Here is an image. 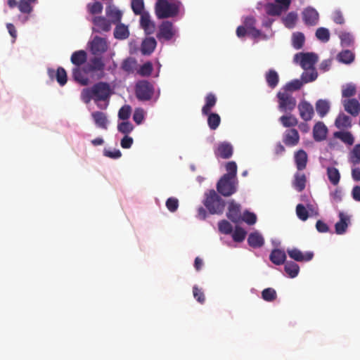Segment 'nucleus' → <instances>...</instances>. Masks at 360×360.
<instances>
[{
    "mask_svg": "<svg viewBox=\"0 0 360 360\" xmlns=\"http://www.w3.org/2000/svg\"><path fill=\"white\" fill-rule=\"evenodd\" d=\"M114 94L113 88L105 82H98L92 86L84 88L81 91L82 101L88 104L91 100L101 109L107 108L110 98Z\"/></svg>",
    "mask_w": 360,
    "mask_h": 360,
    "instance_id": "nucleus-1",
    "label": "nucleus"
},
{
    "mask_svg": "<svg viewBox=\"0 0 360 360\" xmlns=\"http://www.w3.org/2000/svg\"><path fill=\"white\" fill-rule=\"evenodd\" d=\"M203 205L211 214H221L225 208L224 200L214 189L209 190L205 193Z\"/></svg>",
    "mask_w": 360,
    "mask_h": 360,
    "instance_id": "nucleus-2",
    "label": "nucleus"
},
{
    "mask_svg": "<svg viewBox=\"0 0 360 360\" xmlns=\"http://www.w3.org/2000/svg\"><path fill=\"white\" fill-rule=\"evenodd\" d=\"M181 6L180 1L170 3L167 0H158L155 7V15L158 19L174 18L179 14Z\"/></svg>",
    "mask_w": 360,
    "mask_h": 360,
    "instance_id": "nucleus-3",
    "label": "nucleus"
},
{
    "mask_svg": "<svg viewBox=\"0 0 360 360\" xmlns=\"http://www.w3.org/2000/svg\"><path fill=\"white\" fill-rule=\"evenodd\" d=\"M217 191L224 197H229L234 194L238 189V180L236 178L228 177L223 175L217 184Z\"/></svg>",
    "mask_w": 360,
    "mask_h": 360,
    "instance_id": "nucleus-4",
    "label": "nucleus"
},
{
    "mask_svg": "<svg viewBox=\"0 0 360 360\" xmlns=\"http://www.w3.org/2000/svg\"><path fill=\"white\" fill-rule=\"evenodd\" d=\"M135 93L139 101H149L154 94L153 85L146 80L139 81L136 84Z\"/></svg>",
    "mask_w": 360,
    "mask_h": 360,
    "instance_id": "nucleus-5",
    "label": "nucleus"
},
{
    "mask_svg": "<svg viewBox=\"0 0 360 360\" xmlns=\"http://www.w3.org/2000/svg\"><path fill=\"white\" fill-rule=\"evenodd\" d=\"M278 99V108L282 112H291L296 107L295 98L288 92L278 91L277 94Z\"/></svg>",
    "mask_w": 360,
    "mask_h": 360,
    "instance_id": "nucleus-6",
    "label": "nucleus"
},
{
    "mask_svg": "<svg viewBox=\"0 0 360 360\" xmlns=\"http://www.w3.org/2000/svg\"><path fill=\"white\" fill-rule=\"evenodd\" d=\"M294 61L299 63L304 70L316 69L314 65L318 61V56L314 53H299L295 55Z\"/></svg>",
    "mask_w": 360,
    "mask_h": 360,
    "instance_id": "nucleus-7",
    "label": "nucleus"
},
{
    "mask_svg": "<svg viewBox=\"0 0 360 360\" xmlns=\"http://www.w3.org/2000/svg\"><path fill=\"white\" fill-rule=\"evenodd\" d=\"M176 34L177 29L174 27V24L170 21L165 20L159 25L157 37L159 40L170 41Z\"/></svg>",
    "mask_w": 360,
    "mask_h": 360,
    "instance_id": "nucleus-8",
    "label": "nucleus"
},
{
    "mask_svg": "<svg viewBox=\"0 0 360 360\" xmlns=\"http://www.w3.org/2000/svg\"><path fill=\"white\" fill-rule=\"evenodd\" d=\"M92 22L95 27L94 32L101 33L108 32L112 28L111 22L104 16H95L92 18Z\"/></svg>",
    "mask_w": 360,
    "mask_h": 360,
    "instance_id": "nucleus-9",
    "label": "nucleus"
},
{
    "mask_svg": "<svg viewBox=\"0 0 360 360\" xmlns=\"http://www.w3.org/2000/svg\"><path fill=\"white\" fill-rule=\"evenodd\" d=\"M287 253L292 259L299 262H309L314 257L313 252L309 251L304 253L295 248L291 249L288 248L287 250Z\"/></svg>",
    "mask_w": 360,
    "mask_h": 360,
    "instance_id": "nucleus-10",
    "label": "nucleus"
},
{
    "mask_svg": "<svg viewBox=\"0 0 360 360\" xmlns=\"http://www.w3.org/2000/svg\"><path fill=\"white\" fill-rule=\"evenodd\" d=\"M91 51L94 55H98L105 53L108 48L105 39L96 36L90 43Z\"/></svg>",
    "mask_w": 360,
    "mask_h": 360,
    "instance_id": "nucleus-11",
    "label": "nucleus"
},
{
    "mask_svg": "<svg viewBox=\"0 0 360 360\" xmlns=\"http://www.w3.org/2000/svg\"><path fill=\"white\" fill-rule=\"evenodd\" d=\"M140 27L147 35L152 34L155 31V24L151 20L148 12H144L140 17Z\"/></svg>",
    "mask_w": 360,
    "mask_h": 360,
    "instance_id": "nucleus-12",
    "label": "nucleus"
},
{
    "mask_svg": "<svg viewBox=\"0 0 360 360\" xmlns=\"http://www.w3.org/2000/svg\"><path fill=\"white\" fill-rule=\"evenodd\" d=\"M226 216L233 223L237 224L241 221L240 205L234 200L230 201Z\"/></svg>",
    "mask_w": 360,
    "mask_h": 360,
    "instance_id": "nucleus-13",
    "label": "nucleus"
},
{
    "mask_svg": "<svg viewBox=\"0 0 360 360\" xmlns=\"http://www.w3.org/2000/svg\"><path fill=\"white\" fill-rule=\"evenodd\" d=\"M342 104L345 110L354 117L360 113V103L356 98H348L342 100Z\"/></svg>",
    "mask_w": 360,
    "mask_h": 360,
    "instance_id": "nucleus-14",
    "label": "nucleus"
},
{
    "mask_svg": "<svg viewBox=\"0 0 360 360\" xmlns=\"http://www.w3.org/2000/svg\"><path fill=\"white\" fill-rule=\"evenodd\" d=\"M319 13L311 7L305 8L302 12V18L304 23L308 26H314L319 22Z\"/></svg>",
    "mask_w": 360,
    "mask_h": 360,
    "instance_id": "nucleus-15",
    "label": "nucleus"
},
{
    "mask_svg": "<svg viewBox=\"0 0 360 360\" xmlns=\"http://www.w3.org/2000/svg\"><path fill=\"white\" fill-rule=\"evenodd\" d=\"M105 14L112 25L121 22L122 13L113 4H110L106 7Z\"/></svg>",
    "mask_w": 360,
    "mask_h": 360,
    "instance_id": "nucleus-16",
    "label": "nucleus"
},
{
    "mask_svg": "<svg viewBox=\"0 0 360 360\" xmlns=\"http://www.w3.org/2000/svg\"><path fill=\"white\" fill-rule=\"evenodd\" d=\"M300 115L304 121H309L312 119L314 111L313 106L307 101H301L298 105Z\"/></svg>",
    "mask_w": 360,
    "mask_h": 360,
    "instance_id": "nucleus-17",
    "label": "nucleus"
},
{
    "mask_svg": "<svg viewBox=\"0 0 360 360\" xmlns=\"http://www.w3.org/2000/svg\"><path fill=\"white\" fill-rule=\"evenodd\" d=\"M340 220L335 224V233L338 235L345 233L347 231L350 217L342 212H339Z\"/></svg>",
    "mask_w": 360,
    "mask_h": 360,
    "instance_id": "nucleus-18",
    "label": "nucleus"
},
{
    "mask_svg": "<svg viewBox=\"0 0 360 360\" xmlns=\"http://www.w3.org/2000/svg\"><path fill=\"white\" fill-rule=\"evenodd\" d=\"M48 75L50 78L53 79V77H56L58 83L60 86H64L67 83L68 77H67V72L65 70L62 68L59 67L58 68L57 70L55 71L52 69L48 70Z\"/></svg>",
    "mask_w": 360,
    "mask_h": 360,
    "instance_id": "nucleus-19",
    "label": "nucleus"
},
{
    "mask_svg": "<svg viewBox=\"0 0 360 360\" xmlns=\"http://www.w3.org/2000/svg\"><path fill=\"white\" fill-rule=\"evenodd\" d=\"M72 75L75 81L82 86L89 84V79L87 74L84 73L82 67H75L72 70Z\"/></svg>",
    "mask_w": 360,
    "mask_h": 360,
    "instance_id": "nucleus-20",
    "label": "nucleus"
},
{
    "mask_svg": "<svg viewBox=\"0 0 360 360\" xmlns=\"http://www.w3.org/2000/svg\"><path fill=\"white\" fill-rule=\"evenodd\" d=\"M233 146L230 143H220L216 150L215 155L220 158H230L233 155Z\"/></svg>",
    "mask_w": 360,
    "mask_h": 360,
    "instance_id": "nucleus-21",
    "label": "nucleus"
},
{
    "mask_svg": "<svg viewBox=\"0 0 360 360\" xmlns=\"http://www.w3.org/2000/svg\"><path fill=\"white\" fill-rule=\"evenodd\" d=\"M328 129L326 125L321 122H317L313 129V136L315 141H321L326 138Z\"/></svg>",
    "mask_w": 360,
    "mask_h": 360,
    "instance_id": "nucleus-22",
    "label": "nucleus"
},
{
    "mask_svg": "<svg viewBox=\"0 0 360 360\" xmlns=\"http://www.w3.org/2000/svg\"><path fill=\"white\" fill-rule=\"evenodd\" d=\"M91 117L98 127L104 129L108 128V120L105 113L101 111H95L91 113Z\"/></svg>",
    "mask_w": 360,
    "mask_h": 360,
    "instance_id": "nucleus-23",
    "label": "nucleus"
},
{
    "mask_svg": "<svg viewBox=\"0 0 360 360\" xmlns=\"http://www.w3.org/2000/svg\"><path fill=\"white\" fill-rule=\"evenodd\" d=\"M86 60L87 53L84 50L73 52L70 57V61L75 67H81L86 62Z\"/></svg>",
    "mask_w": 360,
    "mask_h": 360,
    "instance_id": "nucleus-24",
    "label": "nucleus"
},
{
    "mask_svg": "<svg viewBox=\"0 0 360 360\" xmlns=\"http://www.w3.org/2000/svg\"><path fill=\"white\" fill-rule=\"evenodd\" d=\"M269 259L276 265L283 264L286 259L285 252L281 249H274L269 255Z\"/></svg>",
    "mask_w": 360,
    "mask_h": 360,
    "instance_id": "nucleus-25",
    "label": "nucleus"
},
{
    "mask_svg": "<svg viewBox=\"0 0 360 360\" xmlns=\"http://www.w3.org/2000/svg\"><path fill=\"white\" fill-rule=\"evenodd\" d=\"M284 142L288 146H295L300 140V136L297 130L290 129L285 131L284 134Z\"/></svg>",
    "mask_w": 360,
    "mask_h": 360,
    "instance_id": "nucleus-26",
    "label": "nucleus"
},
{
    "mask_svg": "<svg viewBox=\"0 0 360 360\" xmlns=\"http://www.w3.org/2000/svg\"><path fill=\"white\" fill-rule=\"evenodd\" d=\"M157 46V41L154 37L146 38L141 44V52L143 55L151 54Z\"/></svg>",
    "mask_w": 360,
    "mask_h": 360,
    "instance_id": "nucleus-27",
    "label": "nucleus"
},
{
    "mask_svg": "<svg viewBox=\"0 0 360 360\" xmlns=\"http://www.w3.org/2000/svg\"><path fill=\"white\" fill-rule=\"evenodd\" d=\"M114 30V37L119 40H124L129 37V30L127 25L121 22L115 25Z\"/></svg>",
    "mask_w": 360,
    "mask_h": 360,
    "instance_id": "nucleus-28",
    "label": "nucleus"
},
{
    "mask_svg": "<svg viewBox=\"0 0 360 360\" xmlns=\"http://www.w3.org/2000/svg\"><path fill=\"white\" fill-rule=\"evenodd\" d=\"M335 127L338 129H347L352 127V120L349 116L340 113L335 121Z\"/></svg>",
    "mask_w": 360,
    "mask_h": 360,
    "instance_id": "nucleus-29",
    "label": "nucleus"
},
{
    "mask_svg": "<svg viewBox=\"0 0 360 360\" xmlns=\"http://www.w3.org/2000/svg\"><path fill=\"white\" fill-rule=\"evenodd\" d=\"M205 103L202 108V114L207 115L211 112L212 109L217 103V97L212 93H209L205 98Z\"/></svg>",
    "mask_w": 360,
    "mask_h": 360,
    "instance_id": "nucleus-30",
    "label": "nucleus"
},
{
    "mask_svg": "<svg viewBox=\"0 0 360 360\" xmlns=\"http://www.w3.org/2000/svg\"><path fill=\"white\" fill-rule=\"evenodd\" d=\"M264 238L258 232L251 233L248 238L249 245L254 248L262 247L264 245Z\"/></svg>",
    "mask_w": 360,
    "mask_h": 360,
    "instance_id": "nucleus-31",
    "label": "nucleus"
},
{
    "mask_svg": "<svg viewBox=\"0 0 360 360\" xmlns=\"http://www.w3.org/2000/svg\"><path fill=\"white\" fill-rule=\"evenodd\" d=\"M307 178L304 174L295 173L292 186L298 192L302 191L306 186Z\"/></svg>",
    "mask_w": 360,
    "mask_h": 360,
    "instance_id": "nucleus-32",
    "label": "nucleus"
},
{
    "mask_svg": "<svg viewBox=\"0 0 360 360\" xmlns=\"http://www.w3.org/2000/svg\"><path fill=\"white\" fill-rule=\"evenodd\" d=\"M284 270L290 278H295L300 271V266L292 261H287L285 263Z\"/></svg>",
    "mask_w": 360,
    "mask_h": 360,
    "instance_id": "nucleus-33",
    "label": "nucleus"
},
{
    "mask_svg": "<svg viewBox=\"0 0 360 360\" xmlns=\"http://www.w3.org/2000/svg\"><path fill=\"white\" fill-rule=\"evenodd\" d=\"M265 79L267 85L271 89H274L279 82V76L277 72L274 70H269L265 75Z\"/></svg>",
    "mask_w": 360,
    "mask_h": 360,
    "instance_id": "nucleus-34",
    "label": "nucleus"
},
{
    "mask_svg": "<svg viewBox=\"0 0 360 360\" xmlns=\"http://www.w3.org/2000/svg\"><path fill=\"white\" fill-rule=\"evenodd\" d=\"M207 116V124L210 129L216 130L220 123H221V117L216 112H210L209 114L205 115Z\"/></svg>",
    "mask_w": 360,
    "mask_h": 360,
    "instance_id": "nucleus-35",
    "label": "nucleus"
},
{
    "mask_svg": "<svg viewBox=\"0 0 360 360\" xmlns=\"http://www.w3.org/2000/svg\"><path fill=\"white\" fill-rule=\"evenodd\" d=\"M316 110L321 117H323L330 110V103L326 100L320 99L316 103Z\"/></svg>",
    "mask_w": 360,
    "mask_h": 360,
    "instance_id": "nucleus-36",
    "label": "nucleus"
},
{
    "mask_svg": "<svg viewBox=\"0 0 360 360\" xmlns=\"http://www.w3.org/2000/svg\"><path fill=\"white\" fill-rule=\"evenodd\" d=\"M327 176L330 182L334 186H336L339 184L340 179V174L337 168L334 167H328Z\"/></svg>",
    "mask_w": 360,
    "mask_h": 360,
    "instance_id": "nucleus-37",
    "label": "nucleus"
},
{
    "mask_svg": "<svg viewBox=\"0 0 360 360\" xmlns=\"http://www.w3.org/2000/svg\"><path fill=\"white\" fill-rule=\"evenodd\" d=\"M356 93V86L353 83H348L342 86V96L345 99L350 98Z\"/></svg>",
    "mask_w": 360,
    "mask_h": 360,
    "instance_id": "nucleus-38",
    "label": "nucleus"
},
{
    "mask_svg": "<svg viewBox=\"0 0 360 360\" xmlns=\"http://www.w3.org/2000/svg\"><path fill=\"white\" fill-rule=\"evenodd\" d=\"M318 77V73L316 69H308L304 70V72H302L301 75V79L303 83L307 84L309 82H314L316 79Z\"/></svg>",
    "mask_w": 360,
    "mask_h": 360,
    "instance_id": "nucleus-39",
    "label": "nucleus"
},
{
    "mask_svg": "<svg viewBox=\"0 0 360 360\" xmlns=\"http://www.w3.org/2000/svg\"><path fill=\"white\" fill-rule=\"evenodd\" d=\"M335 136L349 146L354 142V138L349 131H338L335 133Z\"/></svg>",
    "mask_w": 360,
    "mask_h": 360,
    "instance_id": "nucleus-40",
    "label": "nucleus"
},
{
    "mask_svg": "<svg viewBox=\"0 0 360 360\" xmlns=\"http://www.w3.org/2000/svg\"><path fill=\"white\" fill-rule=\"evenodd\" d=\"M279 121L285 127H295L298 123L297 119L291 114L281 116Z\"/></svg>",
    "mask_w": 360,
    "mask_h": 360,
    "instance_id": "nucleus-41",
    "label": "nucleus"
},
{
    "mask_svg": "<svg viewBox=\"0 0 360 360\" xmlns=\"http://www.w3.org/2000/svg\"><path fill=\"white\" fill-rule=\"evenodd\" d=\"M305 41V37L303 33L296 32L294 33L292 38V44L295 49H300L302 48Z\"/></svg>",
    "mask_w": 360,
    "mask_h": 360,
    "instance_id": "nucleus-42",
    "label": "nucleus"
},
{
    "mask_svg": "<svg viewBox=\"0 0 360 360\" xmlns=\"http://www.w3.org/2000/svg\"><path fill=\"white\" fill-rule=\"evenodd\" d=\"M303 82L300 79H293L289 82H288L284 88H283V91H286V92H288L289 91H297V90H299L302 88V85H303Z\"/></svg>",
    "mask_w": 360,
    "mask_h": 360,
    "instance_id": "nucleus-43",
    "label": "nucleus"
},
{
    "mask_svg": "<svg viewBox=\"0 0 360 360\" xmlns=\"http://www.w3.org/2000/svg\"><path fill=\"white\" fill-rule=\"evenodd\" d=\"M339 60L345 64H349L354 60V54L349 50L341 51L338 54Z\"/></svg>",
    "mask_w": 360,
    "mask_h": 360,
    "instance_id": "nucleus-44",
    "label": "nucleus"
},
{
    "mask_svg": "<svg viewBox=\"0 0 360 360\" xmlns=\"http://www.w3.org/2000/svg\"><path fill=\"white\" fill-rule=\"evenodd\" d=\"M89 63L95 72H103L105 64L101 57H94L90 59Z\"/></svg>",
    "mask_w": 360,
    "mask_h": 360,
    "instance_id": "nucleus-45",
    "label": "nucleus"
},
{
    "mask_svg": "<svg viewBox=\"0 0 360 360\" xmlns=\"http://www.w3.org/2000/svg\"><path fill=\"white\" fill-rule=\"evenodd\" d=\"M276 292L274 288H268L262 292V297L266 302H272L276 299Z\"/></svg>",
    "mask_w": 360,
    "mask_h": 360,
    "instance_id": "nucleus-46",
    "label": "nucleus"
},
{
    "mask_svg": "<svg viewBox=\"0 0 360 360\" xmlns=\"http://www.w3.org/2000/svg\"><path fill=\"white\" fill-rule=\"evenodd\" d=\"M316 37L323 42H328L330 39V32L325 27H319L316 31Z\"/></svg>",
    "mask_w": 360,
    "mask_h": 360,
    "instance_id": "nucleus-47",
    "label": "nucleus"
},
{
    "mask_svg": "<svg viewBox=\"0 0 360 360\" xmlns=\"http://www.w3.org/2000/svg\"><path fill=\"white\" fill-rule=\"evenodd\" d=\"M283 11L282 6L278 4H269L266 7V13L269 15H279Z\"/></svg>",
    "mask_w": 360,
    "mask_h": 360,
    "instance_id": "nucleus-48",
    "label": "nucleus"
},
{
    "mask_svg": "<svg viewBox=\"0 0 360 360\" xmlns=\"http://www.w3.org/2000/svg\"><path fill=\"white\" fill-rule=\"evenodd\" d=\"M133 129V124L127 120H124L117 125V130L125 135L129 134Z\"/></svg>",
    "mask_w": 360,
    "mask_h": 360,
    "instance_id": "nucleus-49",
    "label": "nucleus"
},
{
    "mask_svg": "<svg viewBox=\"0 0 360 360\" xmlns=\"http://www.w3.org/2000/svg\"><path fill=\"white\" fill-rule=\"evenodd\" d=\"M131 8L136 15H142L145 11L143 0H131Z\"/></svg>",
    "mask_w": 360,
    "mask_h": 360,
    "instance_id": "nucleus-50",
    "label": "nucleus"
},
{
    "mask_svg": "<svg viewBox=\"0 0 360 360\" xmlns=\"http://www.w3.org/2000/svg\"><path fill=\"white\" fill-rule=\"evenodd\" d=\"M136 61L131 58H128L123 60L121 68L127 72H133L135 68Z\"/></svg>",
    "mask_w": 360,
    "mask_h": 360,
    "instance_id": "nucleus-51",
    "label": "nucleus"
},
{
    "mask_svg": "<svg viewBox=\"0 0 360 360\" xmlns=\"http://www.w3.org/2000/svg\"><path fill=\"white\" fill-rule=\"evenodd\" d=\"M339 37L341 41V44L343 46L349 47L352 46L354 43V38L352 35L349 32H341Z\"/></svg>",
    "mask_w": 360,
    "mask_h": 360,
    "instance_id": "nucleus-52",
    "label": "nucleus"
},
{
    "mask_svg": "<svg viewBox=\"0 0 360 360\" xmlns=\"http://www.w3.org/2000/svg\"><path fill=\"white\" fill-rule=\"evenodd\" d=\"M18 8L22 13L30 14L32 11L31 2L27 0H20L18 4Z\"/></svg>",
    "mask_w": 360,
    "mask_h": 360,
    "instance_id": "nucleus-53",
    "label": "nucleus"
},
{
    "mask_svg": "<svg viewBox=\"0 0 360 360\" xmlns=\"http://www.w3.org/2000/svg\"><path fill=\"white\" fill-rule=\"evenodd\" d=\"M218 227L219 231L224 234H230L233 231V227L231 224L225 219L221 220L219 222Z\"/></svg>",
    "mask_w": 360,
    "mask_h": 360,
    "instance_id": "nucleus-54",
    "label": "nucleus"
},
{
    "mask_svg": "<svg viewBox=\"0 0 360 360\" xmlns=\"http://www.w3.org/2000/svg\"><path fill=\"white\" fill-rule=\"evenodd\" d=\"M131 113V108L129 105H123L118 112V117L122 120H127Z\"/></svg>",
    "mask_w": 360,
    "mask_h": 360,
    "instance_id": "nucleus-55",
    "label": "nucleus"
},
{
    "mask_svg": "<svg viewBox=\"0 0 360 360\" xmlns=\"http://www.w3.org/2000/svg\"><path fill=\"white\" fill-rule=\"evenodd\" d=\"M241 221H245L248 225H253L257 221V216L255 214L246 210L241 217Z\"/></svg>",
    "mask_w": 360,
    "mask_h": 360,
    "instance_id": "nucleus-56",
    "label": "nucleus"
},
{
    "mask_svg": "<svg viewBox=\"0 0 360 360\" xmlns=\"http://www.w3.org/2000/svg\"><path fill=\"white\" fill-rule=\"evenodd\" d=\"M88 11L92 15L100 14L103 11V5L99 1H96L87 5Z\"/></svg>",
    "mask_w": 360,
    "mask_h": 360,
    "instance_id": "nucleus-57",
    "label": "nucleus"
},
{
    "mask_svg": "<svg viewBox=\"0 0 360 360\" xmlns=\"http://www.w3.org/2000/svg\"><path fill=\"white\" fill-rule=\"evenodd\" d=\"M246 233V231L243 229L236 226L232 237L235 242H242L245 239Z\"/></svg>",
    "mask_w": 360,
    "mask_h": 360,
    "instance_id": "nucleus-58",
    "label": "nucleus"
},
{
    "mask_svg": "<svg viewBox=\"0 0 360 360\" xmlns=\"http://www.w3.org/2000/svg\"><path fill=\"white\" fill-rule=\"evenodd\" d=\"M193 294L194 298L200 304H203L205 302V296L204 292L201 288H199L197 285L193 287Z\"/></svg>",
    "mask_w": 360,
    "mask_h": 360,
    "instance_id": "nucleus-59",
    "label": "nucleus"
},
{
    "mask_svg": "<svg viewBox=\"0 0 360 360\" xmlns=\"http://www.w3.org/2000/svg\"><path fill=\"white\" fill-rule=\"evenodd\" d=\"M297 217L302 221H306L309 217L308 211L302 204H298L296 207Z\"/></svg>",
    "mask_w": 360,
    "mask_h": 360,
    "instance_id": "nucleus-60",
    "label": "nucleus"
},
{
    "mask_svg": "<svg viewBox=\"0 0 360 360\" xmlns=\"http://www.w3.org/2000/svg\"><path fill=\"white\" fill-rule=\"evenodd\" d=\"M226 169L227 173L224 175H228V177L230 178H236L237 165L235 162L231 161L228 162L226 165Z\"/></svg>",
    "mask_w": 360,
    "mask_h": 360,
    "instance_id": "nucleus-61",
    "label": "nucleus"
},
{
    "mask_svg": "<svg viewBox=\"0 0 360 360\" xmlns=\"http://www.w3.org/2000/svg\"><path fill=\"white\" fill-rule=\"evenodd\" d=\"M351 161L354 166L352 169V179L355 181H360V168L355 167V165L360 162V159H351Z\"/></svg>",
    "mask_w": 360,
    "mask_h": 360,
    "instance_id": "nucleus-62",
    "label": "nucleus"
},
{
    "mask_svg": "<svg viewBox=\"0 0 360 360\" xmlns=\"http://www.w3.org/2000/svg\"><path fill=\"white\" fill-rule=\"evenodd\" d=\"M153 65L150 62H146L142 65L139 70L138 72L141 76H149L153 71Z\"/></svg>",
    "mask_w": 360,
    "mask_h": 360,
    "instance_id": "nucleus-63",
    "label": "nucleus"
},
{
    "mask_svg": "<svg viewBox=\"0 0 360 360\" xmlns=\"http://www.w3.org/2000/svg\"><path fill=\"white\" fill-rule=\"evenodd\" d=\"M167 208L172 212L177 210L179 207V200L175 198H169L166 201Z\"/></svg>",
    "mask_w": 360,
    "mask_h": 360,
    "instance_id": "nucleus-64",
    "label": "nucleus"
}]
</instances>
